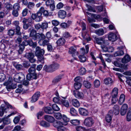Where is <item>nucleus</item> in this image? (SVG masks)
Listing matches in <instances>:
<instances>
[{
  "instance_id": "obj_52",
  "label": "nucleus",
  "mask_w": 131,
  "mask_h": 131,
  "mask_svg": "<svg viewBox=\"0 0 131 131\" xmlns=\"http://www.w3.org/2000/svg\"><path fill=\"white\" fill-rule=\"evenodd\" d=\"M38 57V59L39 61L42 62V63H44L45 58L43 55L39 56H37Z\"/></svg>"
},
{
  "instance_id": "obj_4",
  "label": "nucleus",
  "mask_w": 131,
  "mask_h": 131,
  "mask_svg": "<svg viewBox=\"0 0 131 131\" xmlns=\"http://www.w3.org/2000/svg\"><path fill=\"white\" fill-rule=\"evenodd\" d=\"M118 92V90L116 88H114L112 91L111 94L112 97L111 101L112 103L113 104H115L118 100L117 96Z\"/></svg>"
},
{
  "instance_id": "obj_13",
  "label": "nucleus",
  "mask_w": 131,
  "mask_h": 131,
  "mask_svg": "<svg viewBox=\"0 0 131 131\" xmlns=\"http://www.w3.org/2000/svg\"><path fill=\"white\" fill-rule=\"evenodd\" d=\"M128 108V105L126 104H124L121 108L120 113L122 115H124L126 113Z\"/></svg>"
},
{
  "instance_id": "obj_21",
  "label": "nucleus",
  "mask_w": 131,
  "mask_h": 131,
  "mask_svg": "<svg viewBox=\"0 0 131 131\" xmlns=\"http://www.w3.org/2000/svg\"><path fill=\"white\" fill-rule=\"evenodd\" d=\"M111 113L112 111H109L105 116L106 121L108 123H110L111 121L112 117L113 115Z\"/></svg>"
},
{
  "instance_id": "obj_51",
  "label": "nucleus",
  "mask_w": 131,
  "mask_h": 131,
  "mask_svg": "<svg viewBox=\"0 0 131 131\" xmlns=\"http://www.w3.org/2000/svg\"><path fill=\"white\" fill-rule=\"evenodd\" d=\"M63 121L65 122V124L64 125H66L67 124V122L69 121V119L66 116L63 115L62 118Z\"/></svg>"
},
{
  "instance_id": "obj_29",
  "label": "nucleus",
  "mask_w": 131,
  "mask_h": 131,
  "mask_svg": "<svg viewBox=\"0 0 131 131\" xmlns=\"http://www.w3.org/2000/svg\"><path fill=\"white\" fill-rule=\"evenodd\" d=\"M125 99V95L123 94H121L118 100V103L120 105H122L124 102Z\"/></svg>"
},
{
  "instance_id": "obj_64",
  "label": "nucleus",
  "mask_w": 131,
  "mask_h": 131,
  "mask_svg": "<svg viewBox=\"0 0 131 131\" xmlns=\"http://www.w3.org/2000/svg\"><path fill=\"white\" fill-rule=\"evenodd\" d=\"M66 130V129L62 125L60 126L57 129L58 131H65Z\"/></svg>"
},
{
  "instance_id": "obj_19",
  "label": "nucleus",
  "mask_w": 131,
  "mask_h": 131,
  "mask_svg": "<svg viewBox=\"0 0 131 131\" xmlns=\"http://www.w3.org/2000/svg\"><path fill=\"white\" fill-rule=\"evenodd\" d=\"M124 47L123 46L119 47L118 48L119 50L117 51L115 54V56H122L124 54L123 49Z\"/></svg>"
},
{
  "instance_id": "obj_22",
  "label": "nucleus",
  "mask_w": 131,
  "mask_h": 131,
  "mask_svg": "<svg viewBox=\"0 0 131 131\" xmlns=\"http://www.w3.org/2000/svg\"><path fill=\"white\" fill-rule=\"evenodd\" d=\"M74 95L78 99H82L84 96V95L82 93L78 91L74 92Z\"/></svg>"
},
{
  "instance_id": "obj_1",
  "label": "nucleus",
  "mask_w": 131,
  "mask_h": 131,
  "mask_svg": "<svg viewBox=\"0 0 131 131\" xmlns=\"http://www.w3.org/2000/svg\"><path fill=\"white\" fill-rule=\"evenodd\" d=\"M28 45L30 46L35 47L37 45V43L36 42H33L31 39L25 40L23 41L19 45V49L18 51L19 54H21L24 49L25 46Z\"/></svg>"
},
{
  "instance_id": "obj_27",
  "label": "nucleus",
  "mask_w": 131,
  "mask_h": 131,
  "mask_svg": "<svg viewBox=\"0 0 131 131\" xmlns=\"http://www.w3.org/2000/svg\"><path fill=\"white\" fill-rule=\"evenodd\" d=\"M130 60V58L129 55L127 54L125 55L123 58L122 61L123 63H126L129 62Z\"/></svg>"
},
{
  "instance_id": "obj_3",
  "label": "nucleus",
  "mask_w": 131,
  "mask_h": 131,
  "mask_svg": "<svg viewBox=\"0 0 131 131\" xmlns=\"http://www.w3.org/2000/svg\"><path fill=\"white\" fill-rule=\"evenodd\" d=\"M14 80L18 83L24 81L25 79L24 75L21 73H16L14 76Z\"/></svg>"
},
{
  "instance_id": "obj_60",
  "label": "nucleus",
  "mask_w": 131,
  "mask_h": 131,
  "mask_svg": "<svg viewBox=\"0 0 131 131\" xmlns=\"http://www.w3.org/2000/svg\"><path fill=\"white\" fill-rule=\"evenodd\" d=\"M12 14L14 16L17 17L19 15L18 10L13 9L12 12Z\"/></svg>"
},
{
  "instance_id": "obj_26",
  "label": "nucleus",
  "mask_w": 131,
  "mask_h": 131,
  "mask_svg": "<svg viewBox=\"0 0 131 131\" xmlns=\"http://www.w3.org/2000/svg\"><path fill=\"white\" fill-rule=\"evenodd\" d=\"M65 42V39L63 38H61L57 40L56 43L58 46H62L64 44Z\"/></svg>"
},
{
  "instance_id": "obj_61",
  "label": "nucleus",
  "mask_w": 131,
  "mask_h": 131,
  "mask_svg": "<svg viewBox=\"0 0 131 131\" xmlns=\"http://www.w3.org/2000/svg\"><path fill=\"white\" fill-rule=\"evenodd\" d=\"M52 24L54 26H58L59 24V22L56 20H54L52 21Z\"/></svg>"
},
{
  "instance_id": "obj_18",
  "label": "nucleus",
  "mask_w": 131,
  "mask_h": 131,
  "mask_svg": "<svg viewBox=\"0 0 131 131\" xmlns=\"http://www.w3.org/2000/svg\"><path fill=\"white\" fill-rule=\"evenodd\" d=\"M44 119L47 121L51 123H53L54 121V118L52 116L48 115H46L44 116Z\"/></svg>"
},
{
  "instance_id": "obj_32",
  "label": "nucleus",
  "mask_w": 131,
  "mask_h": 131,
  "mask_svg": "<svg viewBox=\"0 0 131 131\" xmlns=\"http://www.w3.org/2000/svg\"><path fill=\"white\" fill-rule=\"evenodd\" d=\"M72 103L74 106L78 107L80 106V104L78 100L76 99H73L72 100Z\"/></svg>"
},
{
  "instance_id": "obj_25",
  "label": "nucleus",
  "mask_w": 131,
  "mask_h": 131,
  "mask_svg": "<svg viewBox=\"0 0 131 131\" xmlns=\"http://www.w3.org/2000/svg\"><path fill=\"white\" fill-rule=\"evenodd\" d=\"M26 78L28 80L33 79H36L37 78V75H35L31 73H28L26 76Z\"/></svg>"
},
{
  "instance_id": "obj_23",
  "label": "nucleus",
  "mask_w": 131,
  "mask_h": 131,
  "mask_svg": "<svg viewBox=\"0 0 131 131\" xmlns=\"http://www.w3.org/2000/svg\"><path fill=\"white\" fill-rule=\"evenodd\" d=\"M38 43L40 45L42 46H47L49 44V40L47 39L40 40L38 42Z\"/></svg>"
},
{
  "instance_id": "obj_43",
  "label": "nucleus",
  "mask_w": 131,
  "mask_h": 131,
  "mask_svg": "<svg viewBox=\"0 0 131 131\" xmlns=\"http://www.w3.org/2000/svg\"><path fill=\"white\" fill-rule=\"evenodd\" d=\"M71 123L74 125H77L80 124V121L78 119H73L70 121Z\"/></svg>"
},
{
  "instance_id": "obj_12",
  "label": "nucleus",
  "mask_w": 131,
  "mask_h": 131,
  "mask_svg": "<svg viewBox=\"0 0 131 131\" xmlns=\"http://www.w3.org/2000/svg\"><path fill=\"white\" fill-rule=\"evenodd\" d=\"M81 26L82 28V36L83 38L86 39V37L88 36V34L85 31V30L86 29V26L85 23L83 22H82L81 23Z\"/></svg>"
},
{
  "instance_id": "obj_14",
  "label": "nucleus",
  "mask_w": 131,
  "mask_h": 131,
  "mask_svg": "<svg viewBox=\"0 0 131 131\" xmlns=\"http://www.w3.org/2000/svg\"><path fill=\"white\" fill-rule=\"evenodd\" d=\"M58 15L59 18L61 19H64L67 15L66 12L63 10H60L58 12Z\"/></svg>"
},
{
  "instance_id": "obj_34",
  "label": "nucleus",
  "mask_w": 131,
  "mask_h": 131,
  "mask_svg": "<svg viewBox=\"0 0 131 131\" xmlns=\"http://www.w3.org/2000/svg\"><path fill=\"white\" fill-rule=\"evenodd\" d=\"M51 65L53 72L58 69L59 67V64L56 62L53 63Z\"/></svg>"
},
{
  "instance_id": "obj_50",
  "label": "nucleus",
  "mask_w": 131,
  "mask_h": 131,
  "mask_svg": "<svg viewBox=\"0 0 131 131\" xmlns=\"http://www.w3.org/2000/svg\"><path fill=\"white\" fill-rule=\"evenodd\" d=\"M76 129L77 131H85V128L81 126L76 127Z\"/></svg>"
},
{
  "instance_id": "obj_47",
  "label": "nucleus",
  "mask_w": 131,
  "mask_h": 131,
  "mask_svg": "<svg viewBox=\"0 0 131 131\" xmlns=\"http://www.w3.org/2000/svg\"><path fill=\"white\" fill-rule=\"evenodd\" d=\"M54 116L58 119H60L62 118V116L60 113H56L54 114Z\"/></svg>"
},
{
  "instance_id": "obj_38",
  "label": "nucleus",
  "mask_w": 131,
  "mask_h": 131,
  "mask_svg": "<svg viewBox=\"0 0 131 131\" xmlns=\"http://www.w3.org/2000/svg\"><path fill=\"white\" fill-rule=\"evenodd\" d=\"M62 100L58 97H55L53 99V101L55 103L61 104V103H62Z\"/></svg>"
},
{
  "instance_id": "obj_48",
  "label": "nucleus",
  "mask_w": 131,
  "mask_h": 131,
  "mask_svg": "<svg viewBox=\"0 0 131 131\" xmlns=\"http://www.w3.org/2000/svg\"><path fill=\"white\" fill-rule=\"evenodd\" d=\"M62 103L61 104H62L64 106L67 107H69V103L67 100H63L62 99L61 100Z\"/></svg>"
},
{
  "instance_id": "obj_15",
  "label": "nucleus",
  "mask_w": 131,
  "mask_h": 131,
  "mask_svg": "<svg viewBox=\"0 0 131 131\" xmlns=\"http://www.w3.org/2000/svg\"><path fill=\"white\" fill-rule=\"evenodd\" d=\"M104 83L106 85H112L114 84V81L112 78L109 77L104 79Z\"/></svg>"
},
{
  "instance_id": "obj_8",
  "label": "nucleus",
  "mask_w": 131,
  "mask_h": 131,
  "mask_svg": "<svg viewBox=\"0 0 131 131\" xmlns=\"http://www.w3.org/2000/svg\"><path fill=\"white\" fill-rule=\"evenodd\" d=\"M120 111V107L117 105H115L113 108V109L109 111H112V114L117 115L119 114Z\"/></svg>"
},
{
  "instance_id": "obj_10",
  "label": "nucleus",
  "mask_w": 131,
  "mask_h": 131,
  "mask_svg": "<svg viewBox=\"0 0 131 131\" xmlns=\"http://www.w3.org/2000/svg\"><path fill=\"white\" fill-rule=\"evenodd\" d=\"M44 50L41 49L38 46L36 47L35 54L36 56L43 55L44 54Z\"/></svg>"
},
{
  "instance_id": "obj_37",
  "label": "nucleus",
  "mask_w": 131,
  "mask_h": 131,
  "mask_svg": "<svg viewBox=\"0 0 131 131\" xmlns=\"http://www.w3.org/2000/svg\"><path fill=\"white\" fill-rule=\"evenodd\" d=\"M44 110L46 113L51 114L52 113V110L51 108L49 107H45L44 108Z\"/></svg>"
},
{
  "instance_id": "obj_9",
  "label": "nucleus",
  "mask_w": 131,
  "mask_h": 131,
  "mask_svg": "<svg viewBox=\"0 0 131 131\" xmlns=\"http://www.w3.org/2000/svg\"><path fill=\"white\" fill-rule=\"evenodd\" d=\"M40 95L39 92H36L30 98V101L31 103L35 102L37 101Z\"/></svg>"
},
{
  "instance_id": "obj_42",
  "label": "nucleus",
  "mask_w": 131,
  "mask_h": 131,
  "mask_svg": "<svg viewBox=\"0 0 131 131\" xmlns=\"http://www.w3.org/2000/svg\"><path fill=\"white\" fill-rule=\"evenodd\" d=\"M83 85L85 88L87 89L90 88L91 86V84L87 81H84L83 82Z\"/></svg>"
},
{
  "instance_id": "obj_54",
  "label": "nucleus",
  "mask_w": 131,
  "mask_h": 131,
  "mask_svg": "<svg viewBox=\"0 0 131 131\" xmlns=\"http://www.w3.org/2000/svg\"><path fill=\"white\" fill-rule=\"evenodd\" d=\"M94 86L95 87H99L100 85V81L98 80H96L94 82Z\"/></svg>"
},
{
  "instance_id": "obj_7",
  "label": "nucleus",
  "mask_w": 131,
  "mask_h": 131,
  "mask_svg": "<svg viewBox=\"0 0 131 131\" xmlns=\"http://www.w3.org/2000/svg\"><path fill=\"white\" fill-rule=\"evenodd\" d=\"M96 41L97 44L101 45V47L102 49H104L106 47V41L102 37L97 38L96 39Z\"/></svg>"
},
{
  "instance_id": "obj_20",
  "label": "nucleus",
  "mask_w": 131,
  "mask_h": 131,
  "mask_svg": "<svg viewBox=\"0 0 131 131\" xmlns=\"http://www.w3.org/2000/svg\"><path fill=\"white\" fill-rule=\"evenodd\" d=\"M109 40L112 41H114L117 39V37L115 34L113 33H110L108 36Z\"/></svg>"
},
{
  "instance_id": "obj_40",
  "label": "nucleus",
  "mask_w": 131,
  "mask_h": 131,
  "mask_svg": "<svg viewBox=\"0 0 131 131\" xmlns=\"http://www.w3.org/2000/svg\"><path fill=\"white\" fill-rule=\"evenodd\" d=\"M82 86V84L80 82H75L74 84V87L76 90L80 89Z\"/></svg>"
},
{
  "instance_id": "obj_28",
  "label": "nucleus",
  "mask_w": 131,
  "mask_h": 131,
  "mask_svg": "<svg viewBox=\"0 0 131 131\" xmlns=\"http://www.w3.org/2000/svg\"><path fill=\"white\" fill-rule=\"evenodd\" d=\"M4 6L7 11L11 10L12 9L13 7V5L9 3H5Z\"/></svg>"
},
{
  "instance_id": "obj_44",
  "label": "nucleus",
  "mask_w": 131,
  "mask_h": 131,
  "mask_svg": "<svg viewBox=\"0 0 131 131\" xmlns=\"http://www.w3.org/2000/svg\"><path fill=\"white\" fill-rule=\"evenodd\" d=\"M80 61L82 62H85L86 60V57L84 55H80L79 56Z\"/></svg>"
},
{
  "instance_id": "obj_31",
  "label": "nucleus",
  "mask_w": 131,
  "mask_h": 131,
  "mask_svg": "<svg viewBox=\"0 0 131 131\" xmlns=\"http://www.w3.org/2000/svg\"><path fill=\"white\" fill-rule=\"evenodd\" d=\"M43 70L45 71L48 72H53L51 65L47 66L45 65L43 67Z\"/></svg>"
},
{
  "instance_id": "obj_36",
  "label": "nucleus",
  "mask_w": 131,
  "mask_h": 131,
  "mask_svg": "<svg viewBox=\"0 0 131 131\" xmlns=\"http://www.w3.org/2000/svg\"><path fill=\"white\" fill-rule=\"evenodd\" d=\"M37 16L36 18L35 19L36 21L39 22L41 21L42 19V17L41 16V13L38 12L37 13Z\"/></svg>"
},
{
  "instance_id": "obj_17",
  "label": "nucleus",
  "mask_w": 131,
  "mask_h": 131,
  "mask_svg": "<svg viewBox=\"0 0 131 131\" xmlns=\"http://www.w3.org/2000/svg\"><path fill=\"white\" fill-rule=\"evenodd\" d=\"M36 66V64H35L31 65L30 67L28 70V71L29 73L35 75H37L35 73Z\"/></svg>"
},
{
  "instance_id": "obj_59",
  "label": "nucleus",
  "mask_w": 131,
  "mask_h": 131,
  "mask_svg": "<svg viewBox=\"0 0 131 131\" xmlns=\"http://www.w3.org/2000/svg\"><path fill=\"white\" fill-rule=\"evenodd\" d=\"M10 123V120L7 118H3V123L5 125L8 124Z\"/></svg>"
},
{
  "instance_id": "obj_35",
  "label": "nucleus",
  "mask_w": 131,
  "mask_h": 131,
  "mask_svg": "<svg viewBox=\"0 0 131 131\" xmlns=\"http://www.w3.org/2000/svg\"><path fill=\"white\" fill-rule=\"evenodd\" d=\"M62 77V75H60L56 77L53 80V82L54 83H57L61 80Z\"/></svg>"
},
{
  "instance_id": "obj_39",
  "label": "nucleus",
  "mask_w": 131,
  "mask_h": 131,
  "mask_svg": "<svg viewBox=\"0 0 131 131\" xmlns=\"http://www.w3.org/2000/svg\"><path fill=\"white\" fill-rule=\"evenodd\" d=\"M40 125L41 126L45 127H48L50 125L49 123L43 121H42L40 122Z\"/></svg>"
},
{
  "instance_id": "obj_58",
  "label": "nucleus",
  "mask_w": 131,
  "mask_h": 131,
  "mask_svg": "<svg viewBox=\"0 0 131 131\" xmlns=\"http://www.w3.org/2000/svg\"><path fill=\"white\" fill-rule=\"evenodd\" d=\"M41 28L42 29H46L48 27V23L46 22L43 23L41 25Z\"/></svg>"
},
{
  "instance_id": "obj_24",
  "label": "nucleus",
  "mask_w": 131,
  "mask_h": 131,
  "mask_svg": "<svg viewBox=\"0 0 131 131\" xmlns=\"http://www.w3.org/2000/svg\"><path fill=\"white\" fill-rule=\"evenodd\" d=\"M38 12L41 13V15H42V13H43V15L45 16H48L49 15L48 11L46 10H45L44 8L43 7H41L40 8L39 11Z\"/></svg>"
},
{
  "instance_id": "obj_16",
  "label": "nucleus",
  "mask_w": 131,
  "mask_h": 131,
  "mask_svg": "<svg viewBox=\"0 0 131 131\" xmlns=\"http://www.w3.org/2000/svg\"><path fill=\"white\" fill-rule=\"evenodd\" d=\"M79 113L82 116H86L89 114L88 111L86 109L83 108H79Z\"/></svg>"
},
{
  "instance_id": "obj_53",
  "label": "nucleus",
  "mask_w": 131,
  "mask_h": 131,
  "mask_svg": "<svg viewBox=\"0 0 131 131\" xmlns=\"http://www.w3.org/2000/svg\"><path fill=\"white\" fill-rule=\"evenodd\" d=\"M86 70L84 68H81L79 70V73L81 75H83L85 74Z\"/></svg>"
},
{
  "instance_id": "obj_5",
  "label": "nucleus",
  "mask_w": 131,
  "mask_h": 131,
  "mask_svg": "<svg viewBox=\"0 0 131 131\" xmlns=\"http://www.w3.org/2000/svg\"><path fill=\"white\" fill-rule=\"evenodd\" d=\"M24 57L28 60L31 63H34L36 61V59L34 58V54L32 52L26 53Z\"/></svg>"
},
{
  "instance_id": "obj_33",
  "label": "nucleus",
  "mask_w": 131,
  "mask_h": 131,
  "mask_svg": "<svg viewBox=\"0 0 131 131\" xmlns=\"http://www.w3.org/2000/svg\"><path fill=\"white\" fill-rule=\"evenodd\" d=\"M95 33L98 35L101 36L104 34V32L102 28H100L96 30L95 31Z\"/></svg>"
},
{
  "instance_id": "obj_46",
  "label": "nucleus",
  "mask_w": 131,
  "mask_h": 131,
  "mask_svg": "<svg viewBox=\"0 0 131 131\" xmlns=\"http://www.w3.org/2000/svg\"><path fill=\"white\" fill-rule=\"evenodd\" d=\"M30 28L29 29L28 31L30 32V35L31 37L34 36L36 34V32L34 30Z\"/></svg>"
},
{
  "instance_id": "obj_30",
  "label": "nucleus",
  "mask_w": 131,
  "mask_h": 131,
  "mask_svg": "<svg viewBox=\"0 0 131 131\" xmlns=\"http://www.w3.org/2000/svg\"><path fill=\"white\" fill-rule=\"evenodd\" d=\"M53 123V126L57 128V129H58V128L60 126L64 125L63 123H62L60 121H54Z\"/></svg>"
},
{
  "instance_id": "obj_63",
  "label": "nucleus",
  "mask_w": 131,
  "mask_h": 131,
  "mask_svg": "<svg viewBox=\"0 0 131 131\" xmlns=\"http://www.w3.org/2000/svg\"><path fill=\"white\" fill-rule=\"evenodd\" d=\"M23 64V66L26 68H28L30 66V64L27 62H24Z\"/></svg>"
},
{
  "instance_id": "obj_62",
  "label": "nucleus",
  "mask_w": 131,
  "mask_h": 131,
  "mask_svg": "<svg viewBox=\"0 0 131 131\" xmlns=\"http://www.w3.org/2000/svg\"><path fill=\"white\" fill-rule=\"evenodd\" d=\"M15 31L14 30L12 29L8 30L7 33L8 34L9 36H13L15 34Z\"/></svg>"
},
{
  "instance_id": "obj_45",
  "label": "nucleus",
  "mask_w": 131,
  "mask_h": 131,
  "mask_svg": "<svg viewBox=\"0 0 131 131\" xmlns=\"http://www.w3.org/2000/svg\"><path fill=\"white\" fill-rule=\"evenodd\" d=\"M70 113L73 116H76L77 115V112L73 108H72L70 109Z\"/></svg>"
},
{
  "instance_id": "obj_55",
  "label": "nucleus",
  "mask_w": 131,
  "mask_h": 131,
  "mask_svg": "<svg viewBox=\"0 0 131 131\" xmlns=\"http://www.w3.org/2000/svg\"><path fill=\"white\" fill-rule=\"evenodd\" d=\"M52 108L55 111H58L60 110L59 106L55 104L52 105Z\"/></svg>"
},
{
  "instance_id": "obj_41",
  "label": "nucleus",
  "mask_w": 131,
  "mask_h": 131,
  "mask_svg": "<svg viewBox=\"0 0 131 131\" xmlns=\"http://www.w3.org/2000/svg\"><path fill=\"white\" fill-rule=\"evenodd\" d=\"M36 38L35 39V40H36L37 38H39L40 37H41V39L40 40H43L46 38V36H45L43 34H37L36 36Z\"/></svg>"
},
{
  "instance_id": "obj_57",
  "label": "nucleus",
  "mask_w": 131,
  "mask_h": 131,
  "mask_svg": "<svg viewBox=\"0 0 131 131\" xmlns=\"http://www.w3.org/2000/svg\"><path fill=\"white\" fill-rule=\"evenodd\" d=\"M54 3L53 0H48L46 2V4L47 6H50Z\"/></svg>"
},
{
  "instance_id": "obj_6",
  "label": "nucleus",
  "mask_w": 131,
  "mask_h": 131,
  "mask_svg": "<svg viewBox=\"0 0 131 131\" xmlns=\"http://www.w3.org/2000/svg\"><path fill=\"white\" fill-rule=\"evenodd\" d=\"M94 123L93 118L91 117H88L85 119L84 121V125L88 127L92 126Z\"/></svg>"
},
{
  "instance_id": "obj_56",
  "label": "nucleus",
  "mask_w": 131,
  "mask_h": 131,
  "mask_svg": "<svg viewBox=\"0 0 131 131\" xmlns=\"http://www.w3.org/2000/svg\"><path fill=\"white\" fill-rule=\"evenodd\" d=\"M13 7V8L14 10H17L18 11L20 8V6L18 3H16L14 4Z\"/></svg>"
},
{
  "instance_id": "obj_49",
  "label": "nucleus",
  "mask_w": 131,
  "mask_h": 131,
  "mask_svg": "<svg viewBox=\"0 0 131 131\" xmlns=\"http://www.w3.org/2000/svg\"><path fill=\"white\" fill-rule=\"evenodd\" d=\"M127 120L129 121L131 120V108L129 109L127 116Z\"/></svg>"
},
{
  "instance_id": "obj_11",
  "label": "nucleus",
  "mask_w": 131,
  "mask_h": 131,
  "mask_svg": "<svg viewBox=\"0 0 131 131\" xmlns=\"http://www.w3.org/2000/svg\"><path fill=\"white\" fill-rule=\"evenodd\" d=\"M77 48L75 46H72L70 47L68 50V52L70 54H72L73 57H74L75 54L76 53L77 54H78V52L76 51Z\"/></svg>"
},
{
  "instance_id": "obj_2",
  "label": "nucleus",
  "mask_w": 131,
  "mask_h": 131,
  "mask_svg": "<svg viewBox=\"0 0 131 131\" xmlns=\"http://www.w3.org/2000/svg\"><path fill=\"white\" fill-rule=\"evenodd\" d=\"M5 105L2 104L0 107V116L2 117L3 115L5 112L6 113V111L7 108H10L13 109L14 108L12 105L9 104L7 102L5 103Z\"/></svg>"
}]
</instances>
